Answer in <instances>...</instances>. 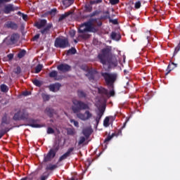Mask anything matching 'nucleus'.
<instances>
[{"mask_svg":"<svg viewBox=\"0 0 180 180\" xmlns=\"http://www.w3.org/2000/svg\"><path fill=\"white\" fill-rule=\"evenodd\" d=\"M110 39H112V40H115V41H119V40L122 39V36L115 32H112L110 34Z\"/></svg>","mask_w":180,"mask_h":180,"instance_id":"nucleus-22","label":"nucleus"},{"mask_svg":"<svg viewBox=\"0 0 180 180\" xmlns=\"http://www.w3.org/2000/svg\"><path fill=\"white\" fill-rule=\"evenodd\" d=\"M47 25V20H41L39 22H37L34 24V26L37 27L38 29H41V27H44Z\"/></svg>","mask_w":180,"mask_h":180,"instance_id":"nucleus-20","label":"nucleus"},{"mask_svg":"<svg viewBox=\"0 0 180 180\" xmlns=\"http://www.w3.org/2000/svg\"><path fill=\"white\" fill-rule=\"evenodd\" d=\"M91 5H94L95 4H102V0H94L90 1Z\"/></svg>","mask_w":180,"mask_h":180,"instance_id":"nucleus-52","label":"nucleus"},{"mask_svg":"<svg viewBox=\"0 0 180 180\" xmlns=\"http://www.w3.org/2000/svg\"><path fill=\"white\" fill-rule=\"evenodd\" d=\"M53 27V24H48L46 27H44V29L41 30L40 32L41 33V34H49V32H50V29H51Z\"/></svg>","mask_w":180,"mask_h":180,"instance_id":"nucleus-21","label":"nucleus"},{"mask_svg":"<svg viewBox=\"0 0 180 180\" xmlns=\"http://www.w3.org/2000/svg\"><path fill=\"white\" fill-rule=\"evenodd\" d=\"M77 96L79 98H86V93H85L82 90H78L77 91Z\"/></svg>","mask_w":180,"mask_h":180,"instance_id":"nucleus-31","label":"nucleus"},{"mask_svg":"<svg viewBox=\"0 0 180 180\" xmlns=\"http://www.w3.org/2000/svg\"><path fill=\"white\" fill-rule=\"evenodd\" d=\"M120 2V0H110V4L112 5H117Z\"/></svg>","mask_w":180,"mask_h":180,"instance_id":"nucleus-51","label":"nucleus"},{"mask_svg":"<svg viewBox=\"0 0 180 180\" xmlns=\"http://www.w3.org/2000/svg\"><path fill=\"white\" fill-rule=\"evenodd\" d=\"M97 20L98 19L96 18H91L84 22L86 33L88 32L90 33H96V32H98V29L94 27V22H96Z\"/></svg>","mask_w":180,"mask_h":180,"instance_id":"nucleus-6","label":"nucleus"},{"mask_svg":"<svg viewBox=\"0 0 180 180\" xmlns=\"http://www.w3.org/2000/svg\"><path fill=\"white\" fill-rule=\"evenodd\" d=\"M40 39V34H37L34 37H33V41L39 40Z\"/></svg>","mask_w":180,"mask_h":180,"instance_id":"nucleus-55","label":"nucleus"},{"mask_svg":"<svg viewBox=\"0 0 180 180\" xmlns=\"http://www.w3.org/2000/svg\"><path fill=\"white\" fill-rule=\"evenodd\" d=\"M18 40H19V34H13L10 37V39L6 38V41H7V44H8L9 46L16 44Z\"/></svg>","mask_w":180,"mask_h":180,"instance_id":"nucleus-11","label":"nucleus"},{"mask_svg":"<svg viewBox=\"0 0 180 180\" xmlns=\"http://www.w3.org/2000/svg\"><path fill=\"white\" fill-rule=\"evenodd\" d=\"M77 53V49L75 48H71L67 51V56H70V54H75Z\"/></svg>","mask_w":180,"mask_h":180,"instance_id":"nucleus-39","label":"nucleus"},{"mask_svg":"<svg viewBox=\"0 0 180 180\" xmlns=\"http://www.w3.org/2000/svg\"><path fill=\"white\" fill-rule=\"evenodd\" d=\"M98 92L101 95H105V96H109V91L103 87H98Z\"/></svg>","mask_w":180,"mask_h":180,"instance_id":"nucleus-23","label":"nucleus"},{"mask_svg":"<svg viewBox=\"0 0 180 180\" xmlns=\"http://www.w3.org/2000/svg\"><path fill=\"white\" fill-rule=\"evenodd\" d=\"M74 150H75L74 147L69 148L67 152L65 153L63 155H62L59 158L58 162H61L62 161H64V160H67V158H68V157H70L71 154H72V151H74Z\"/></svg>","mask_w":180,"mask_h":180,"instance_id":"nucleus-12","label":"nucleus"},{"mask_svg":"<svg viewBox=\"0 0 180 180\" xmlns=\"http://www.w3.org/2000/svg\"><path fill=\"white\" fill-rule=\"evenodd\" d=\"M101 76L104 78L106 85L110 88H113V84L117 79V73L101 72Z\"/></svg>","mask_w":180,"mask_h":180,"instance_id":"nucleus-3","label":"nucleus"},{"mask_svg":"<svg viewBox=\"0 0 180 180\" xmlns=\"http://www.w3.org/2000/svg\"><path fill=\"white\" fill-rule=\"evenodd\" d=\"M70 123H73L75 127H79V123L78 121H75V120H70Z\"/></svg>","mask_w":180,"mask_h":180,"instance_id":"nucleus-48","label":"nucleus"},{"mask_svg":"<svg viewBox=\"0 0 180 180\" xmlns=\"http://www.w3.org/2000/svg\"><path fill=\"white\" fill-rule=\"evenodd\" d=\"M172 70H174V68H171V64L168 65L167 66V69L166 70V74L165 75H168V74H169L171 72V71H172Z\"/></svg>","mask_w":180,"mask_h":180,"instance_id":"nucleus-46","label":"nucleus"},{"mask_svg":"<svg viewBox=\"0 0 180 180\" xmlns=\"http://www.w3.org/2000/svg\"><path fill=\"white\" fill-rule=\"evenodd\" d=\"M81 69L84 71H88V67H86V65H82Z\"/></svg>","mask_w":180,"mask_h":180,"instance_id":"nucleus-60","label":"nucleus"},{"mask_svg":"<svg viewBox=\"0 0 180 180\" xmlns=\"http://www.w3.org/2000/svg\"><path fill=\"white\" fill-rule=\"evenodd\" d=\"M11 1H12V0H0V8H1V6L2 5V4H4V2L5 3L11 2Z\"/></svg>","mask_w":180,"mask_h":180,"instance_id":"nucleus-56","label":"nucleus"},{"mask_svg":"<svg viewBox=\"0 0 180 180\" xmlns=\"http://www.w3.org/2000/svg\"><path fill=\"white\" fill-rule=\"evenodd\" d=\"M15 115H18V117H22V110H18Z\"/></svg>","mask_w":180,"mask_h":180,"instance_id":"nucleus-58","label":"nucleus"},{"mask_svg":"<svg viewBox=\"0 0 180 180\" xmlns=\"http://www.w3.org/2000/svg\"><path fill=\"white\" fill-rule=\"evenodd\" d=\"M7 57H8V59L12 60L13 58V53H9L7 56Z\"/></svg>","mask_w":180,"mask_h":180,"instance_id":"nucleus-61","label":"nucleus"},{"mask_svg":"<svg viewBox=\"0 0 180 180\" xmlns=\"http://www.w3.org/2000/svg\"><path fill=\"white\" fill-rule=\"evenodd\" d=\"M77 117L80 119V120H89L91 117H92V113L89 112V110H86L84 113H78L77 114Z\"/></svg>","mask_w":180,"mask_h":180,"instance_id":"nucleus-9","label":"nucleus"},{"mask_svg":"<svg viewBox=\"0 0 180 180\" xmlns=\"http://www.w3.org/2000/svg\"><path fill=\"white\" fill-rule=\"evenodd\" d=\"M78 33H82V34L79 35V37H82V39H89V34H85L86 33V30L85 28V22L79 25V27L78 28Z\"/></svg>","mask_w":180,"mask_h":180,"instance_id":"nucleus-7","label":"nucleus"},{"mask_svg":"<svg viewBox=\"0 0 180 180\" xmlns=\"http://www.w3.org/2000/svg\"><path fill=\"white\" fill-rule=\"evenodd\" d=\"M63 4L65 6H71L74 4V0H63Z\"/></svg>","mask_w":180,"mask_h":180,"instance_id":"nucleus-28","label":"nucleus"},{"mask_svg":"<svg viewBox=\"0 0 180 180\" xmlns=\"http://www.w3.org/2000/svg\"><path fill=\"white\" fill-rule=\"evenodd\" d=\"M49 15H51V16H56L57 14V8H53L51 11H48Z\"/></svg>","mask_w":180,"mask_h":180,"instance_id":"nucleus-40","label":"nucleus"},{"mask_svg":"<svg viewBox=\"0 0 180 180\" xmlns=\"http://www.w3.org/2000/svg\"><path fill=\"white\" fill-rule=\"evenodd\" d=\"M32 82L35 86H41V82L39 79H34Z\"/></svg>","mask_w":180,"mask_h":180,"instance_id":"nucleus-42","label":"nucleus"},{"mask_svg":"<svg viewBox=\"0 0 180 180\" xmlns=\"http://www.w3.org/2000/svg\"><path fill=\"white\" fill-rule=\"evenodd\" d=\"M135 9H140L141 8V2L140 1H138L135 3L134 5Z\"/></svg>","mask_w":180,"mask_h":180,"instance_id":"nucleus-45","label":"nucleus"},{"mask_svg":"<svg viewBox=\"0 0 180 180\" xmlns=\"http://www.w3.org/2000/svg\"><path fill=\"white\" fill-rule=\"evenodd\" d=\"M105 109L106 107H105V105H102L100 108H98V111L96 112L97 116L95 119L97 126L99 124V122H101L102 116H103V114L105 113Z\"/></svg>","mask_w":180,"mask_h":180,"instance_id":"nucleus-10","label":"nucleus"},{"mask_svg":"<svg viewBox=\"0 0 180 180\" xmlns=\"http://www.w3.org/2000/svg\"><path fill=\"white\" fill-rule=\"evenodd\" d=\"M15 11V7H13V4H8L4 6V8L3 10L4 13H6V15H9L11 12Z\"/></svg>","mask_w":180,"mask_h":180,"instance_id":"nucleus-15","label":"nucleus"},{"mask_svg":"<svg viewBox=\"0 0 180 180\" xmlns=\"http://www.w3.org/2000/svg\"><path fill=\"white\" fill-rule=\"evenodd\" d=\"M71 13H72L70 11H68L64 14L60 15L58 18V22H61L62 20H64V19H65V18H68V16H70Z\"/></svg>","mask_w":180,"mask_h":180,"instance_id":"nucleus-24","label":"nucleus"},{"mask_svg":"<svg viewBox=\"0 0 180 180\" xmlns=\"http://www.w3.org/2000/svg\"><path fill=\"white\" fill-rule=\"evenodd\" d=\"M116 136V133H112L111 135L109 134L106 139L104 140V143H109Z\"/></svg>","mask_w":180,"mask_h":180,"instance_id":"nucleus-30","label":"nucleus"},{"mask_svg":"<svg viewBox=\"0 0 180 180\" xmlns=\"http://www.w3.org/2000/svg\"><path fill=\"white\" fill-rule=\"evenodd\" d=\"M28 126H30V127H34L35 129H39L40 127H44V124H37V120L34 119H30L29 120V124Z\"/></svg>","mask_w":180,"mask_h":180,"instance_id":"nucleus-14","label":"nucleus"},{"mask_svg":"<svg viewBox=\"0 0 180 180\" xmlns=\"http://www.w3.org/2000/svg\"><path fill=\"white\" fill-rule=\"evenodd\" d=\"M23 95H24L25 96H27V95H29V91H25V92L23 93Z\"/></svg>","mask_w":180,"mask_h":180,"instance_id":"nucleus-64","label":"nucleus"},{"mask_svg":"<svg viewBox=\"0 0 180 180\" xmlns=\"http://www.w3.org/2000/svg\"><path fill=\"white\" fill-rule=\"evenodd\" d=\"M4 124H9V122H8V114L6 113H5L1 118V126H4Z\"/></svg>","mask_w":180,"mask_h":180,"instance_id":"nucleus-26","label":"nucleus"},{"mask_svg":"<svg viewBox=\"0 0 180 180\" xmlns=\"http://www.w3.org/2000/svg\"><path fill=\"white\" fill-rule=\"evenodd\" d=\"M97 58L103 65H108V67L117 65V58H116V56L112 54V49L110 48L103 49Z\"/></svg>","mask_w":180,"mask_h":180,"instance_id":"nucleus-1","label":"nucleus"},{"mask_svg":"<svg viewBox=\"0 0 180 180\" xmlns=\"http://www.w3.org/2000/svg\"><path fill=\"white\" fill-rule=\"evenodd\" d=\"M115 90L112 88V90L110 91V92L108 93V98H110V96H115Z\"/></svg>","mask_w":180,"mask_h":180,"instance_id":"nucleus-53","label":"nucleus"},{"mask_svg":"<svg viewBox=\"0 0 180 180\" xmlns=\"http://www.w3.org/2000/svg\"><path fill=\"white\" fill-rule=\"evenodd\" d=\"M98 15H99V11H98L97 10L94 11L93 13H90L87 18H94V16H98Z\"/></svg>","mask_w":180,"mask_h":180,"instance_id":"nucleus-43","label":"nucleus"},{"mask_svg":"<svg viewBox=\"0 0 180 180\" xmlns=\"http://www.w3.org/2000/svg\"><path fill=\"white\" fill-rule=\"evenodd\" d=\"M47 178H49V176H44V175L41 176V180H46Z\"/></svg>","mask_w":180,"mask_h":180,"instance_id":"nucleus-62","label":"nucleus"},{"mask_svg":"<svg viewBox=\"0 0 180 180\" xmlns=\"http://www.w3.org/2000/svg\"><path fill=\"white\" fill-rule=\"evenodd\" d=\"M109 120H110L109 117H105V118L103 120V126H104V127H109V126H110Z\"/></svg>","mask_w":180,"mask_h":180,"instance_id":"nucleus-38","label":"nucleus"},{"mask_svg":"<svg viewBox=\"0 0 180 180\" xmlns=\"http://www.w3.org/2000/svg\"><path fill=\"white\" fill-rule=\"evenodd\" d=\"M0 89L1 92H8L9 91L8 86H6V84H1L0 86Z\"/></svg>","mask_w":180,"mask_h":180,"instance_id":"nucleus-35","label":"nucleus"},{"mask_svg":"<svg viewBox=\"0 0 180 180\" xmlns=\"http://www.w3.org/2000/svg\"><path fill=\"white\" fill-rule=\"evenodd\" d=\"M85 140H86L85 137L81 136L79 138V143H78L79 146H81V144H83V143H85Z\"/></svg>","mask_w":180,"mask_h":180,"instance_id":"nucleus-49","label":"nucleus"},{"mask_svg":"<svg viewBox=\"0 0 180 180\" xmlns=\"http://www.w3.org/2000/svg\"><path fill=\"white\" fill-rule=\"evenodd\" d=\"M58 75V72H57V71H56V70H53L49 73V77H50V78H55V79L58 81V79H57Z\"/></svg>","mask_w":180,"mask_h":180,"instance_id":"nucleus-29","label":"nucleus"},{"mask_svg":"<svg viewBox=\"0 0 180 180\" xmlns=\"http://www.w3.org/2000/svg\"><path fill=\"white\" fill-rule=\"evenodd\" d=\"M82 133H83L84 136H85V137H86V139H88V137H89L91 136L92 131H91V129L86 128V129H83Z\"/></svg>","mask_w":180,"mask_h":180,"instance_id":"nucleus-27","label":"nucleus"},{"mask_svg":"<svg viewBox=\"0 0 180 180\" xmlns=\"http://www.w3.org/2000/svg\"><path fill=\"white\" fill-rule=\"evenodd\" d=\"M104 13H105V15H103V19H109L110 23H112V25H117L119 23L117 19L112 20V18H110L109 11H107Z\"/></svg>","mask_w":180,"mask_h":180,"instance_id":"nucleus-18","label":"nucleus"},{"mask_svg":"<svg viewBox=\"0 0 180 180\" xmlns=\"http://www.w3.org/2000/svg\"><path fill=\"white\" fill-rule=\"evenodd\" d=\"M43 70V65L39 64L35 68V74H39Z\"/></svg>","mask_w":180,"mask_h":180,"instance_id":"nucleus-36","label":"nucleus"},{"mask_svg":"<svg viewBox=\"0 0 180 180\" xmlns=\"http://www.w3.org/2000/svg\"><path fill=\"white\" fill-rule=\"evenodd\" d=\"M26 56V51L25 49L21 50L18 53V58H23V57Z\"/></svg>","mask_w":180,"mask_h":180,"instance_id":"nucleus-34","label":"nucleus"},{"mask_svg":"<svg viewBox=\"0 0 180 180\" xmlns=\"http://www.w3.org/2000/svg\"><path fill=\"white\" fill-rule=\"evenodd\" d=\"M56 168H58V165H57L50 164L48 167H46V169L49 171H54V169H56Z\"/></svg>","mask_w":180,"mask_h":180,"instance_id":"nucleus-33","label":"nucleus"},{"mask_svg":"<svg viewBox=\"0 0 180 180\" xmlns=\"http://www.w3.org/2000/svg\"><path fill=\"white\" fill-rule=\"evenodd\" d=\"M45 113L49 116V117H53L56 113V110L53 108L47 107L45 109Z\"/></svg>","mask_w":180,"mask_h":180,"instance_id":"nucleus-19","label":"nucleus"},{"mask_svg":"<svg viewBox=\"0 0 180 180\" xmlns=\"http://www.w3.org/2000/svg\"><path fill=\"white\" fill-rule=\"evenodd\" d=\"M49 91L51 92H57L58 91H60V88H61V84L60 83H55L51 84L49 86Z\"/></svg>","mask_w":180,"mask_h":180,"instance_id":"nucleus-16","label":"nucleus"},{"mask_svg":"<svg viewBox=\"0 0 180 180\" xmlns=\"http://www.w3.org/2000/svg\"><path fill=\"white\" fill-rule=\"evenodd\" d=\"M5 27H7V29H11L12 30H18V24L12 22V21H8L5 25Z\"/></svg>","mask_w":180,"mask_h":180,"instance_id":"nucleus-17","label":"nucleus"},{"mask_svg":"<svg viewBox=\"0 0 180 180\" xmlns=\"http://www.w3.org/2000/svg\"><path fill=\"white\" fill-rule=\"evenodd\" d=\"M47 134H54V129L51 127H48Z\"/></svg>","mask_w":180,"mask_h":180,"instance_id":"nucleus-50","label":"nucleus"},{"mask_svg":"<svg viewBox=\"0 0 180 180\" xmlns=\"http://www.w3.org/2000/svg\"><path fill=\"white\" fill-rule=\"evenodd\" d=\"M86 77H87L89 79V81H94L95 80V74H94V72L89 70L86 75Z\"/></svg>","mask_w":180,"mask_h":180,"instance_id":"nucleus-25","label":"nucleus"},{"mask_svg":"<svg viewBox=\"0 0 180 180\" xmlns=\"http://www.w3.org/2000/svg\"><path fill=\"white\" fill-rule=\"evenodd\" d=\"M67 134L68 136H74L75 134V129L72 128H69L67 129Z\"/></svg>","mask_w":180,"mask_h":180,"instance_id":"nucleus-37","label":"nucleus"},{"mask_svg":"<svg viewBox=\"0 0 180 180\" xmlns=\"http://www.w3.org/2000/svg\"><path fill=\"white\" fill-rule=\"evenodd\" d=\"M20 72H22V69L20 68V67L18 66L16 68V70L15 71V74H20Z\"/></svg>","mask_w":180,"mask_h":180,"instance_id":"nucleus-54","label":"nucleus"},{"mask_svg":"<svg viewBox=\"0 0 180 180\" xmlns=\"http://www.w3.org/2000/svg\"><path fill=\"white\" fill-rule=\"evenodd\" d=\"M73 105L72 106V112L75 113H80L81 110H89V105L83 101L78 100L72 101Z\"/></svg>","mask_w":180,"mask_h":180,"instance_id":"nucleus-2","label":"nucleus"},{"mask_svg":"<svg viewBox=\"0 0 180 180\" xmlns=\"http://www.w3.org/2000/svg\"><path fill=\"white\" fill-rule=\"evenodd\" d=\"M120 134H122V130L120 129L117 132V134H115V136H120Z\"/></svg>","mask_w":180,"mask_h":180,"instance_id":"nucleus-63","label":"nucleus"},{"mask_svg":"<svg viewBox=\"0 0 180 180\" xmlns=\"http://www.w3.org/2000/svg\"><path fill=\"white\" fill-rule=\"evenodd\" d=\"M84 9L86 12H92V6H91V4H86Z\"/></svg>","mask_w":180,"mask_h":180,"instance_id":"nucleus-41","label":"nucleus"},{"mask_svg":"<svg viewBox=\"0 0 180 180\" xmlns=\"http://www.w3.org/2000/svg\"><path fill=\"white\" fill-rule=\"evenodd\" d=\"M57 70L60 72H68V71H71V66L68 64L61 63L57 66Z\"/></svg>","mask_w":180,"mask_h":180,"instance_id":"nucleus-13","label":"nucleus"},{"mask_svg":"<svg viewBox=\"0 0 180 180\" xmlns=\"http://www.w3.org/2000/svg\"><path fill=\"white\" fill-rule=\"evenodd\" d=\"M60 150V146L57 145L56 146H53V148H51L47 154L44 155V162H49L53 160V158H56L57 153Z\"/></svg>","mask_w":180,"mask_h":180,"instance_id":"nucleus-4","label":"nucleus"},{"mask_svg":"<svg viewBox=\"0 0 180 180\" xmlns=\"http://www.w3.org/2000/svg\"><path fill=\"white\" fill-rule=\"evenodd\" d=\"M42 99L44 101H50V96L48 94H42Z\"/></svg>","mask_w":180,"mask_h":180,"instance_id":"nucleus-47","label":"nucleus"},{"mask_svg":"<svg viewBox=\"0 0 180 180\" xmlns=\"http://www.w3.org/2000/svg\"><path fill=\"white\" fill-rule=\"evenodd\" d=\"M13 119L16 122L18 120H27L29 119V112L22 110L21 111V117H18V114H14Z\"/></svg>","mask_w":180,"mask_h":180,"instance_id":"nucleus-8","label":"nucleus"},{"mask_svg":"<svg viewBox=\"0 0 180 180\" xmlns=\"http://www.w3.org/2000/svg\"><path fill=\"white\" fill-rule=\"evenodd\" d=\"M70 34L71 37H74V36H75V31L74 30L70 31Z\"/></svg>","mask_w":180,"mask_h":180,"instance_id":"nucleus-59","label":"nucleus"},{"mask_svg":"<svg viewBox=\"0 0 180 180\" xmlns=\"http://www.w3.org/2000/svg\"><path fill=\"white\" fill-rule=\"evenodd\" d=\"M150 36H151V32H147L146 33V39H147L148 41V39H150Z\"/></svg>","mask_w":180,"mask_h":180,"instance_id":"nucleus-57","label":"nucleus"},{"mask_svg":"<svg viewBox=\"0 0 180 180\" xmlns=\"http://www.w3.org/2000/svg\"><path fill=\"white\" fill-rule=\"evenodd\" d=\"M18 15H19L20 16H22L23 20H27V15L23 13H21L20 11H18Z\"/></svg>","mask_w":180,"mask_h":180,"instance_id":"nucleus-44","label":"nucleus"},{"mask_svg":"<svg viewBox=\"0 0 180 180\" xmlns=\"http://www.w3.org/2000/svg\"><path fill=\"white\" fill-rule=\"evenodd\" d=\"M9 130H11V129L9 128H5L4 129H1L0 132V139H1V137H4V136H5V134H6L8 131H9Z\"/></svg>","mask_w":180,"mask_h":180,"instance_id":"nucleus-32","label":"nucleus"},{"mask_svg":"<svg viewBox=\"0 0 180 180\" xmlns=\"http://www.w3.org/2000/svg\"><path fill=\"white\" fill-rule=\"evenodd\" d=\"M54 46L59 49H66V47H70V42L67 38L57 37L55 40Z\"/></svg>","mask_w":180,"mask_h":180,"instance_id":"nucleus-5","label":"nucleus"}]
</instances>
